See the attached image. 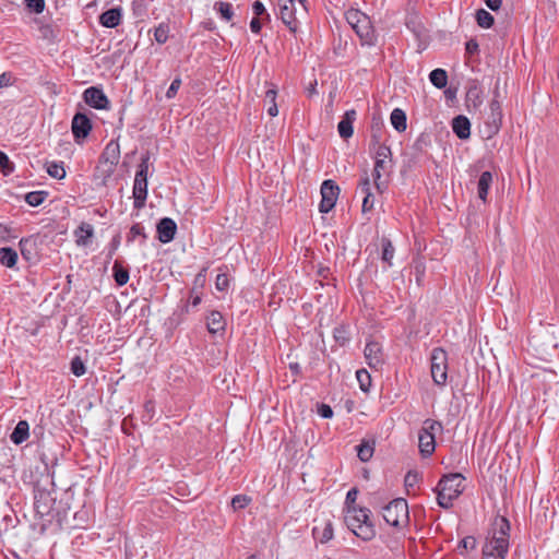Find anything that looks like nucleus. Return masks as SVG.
<instances>
[{
  "instance_id": "obj_1",
  "label": "nucleus",
  "mask_w": 559,
  "mask_h": 559,
  "mask_svg": "<svg viewBox=\"0 0 559 559\" xmlns=\"http://www.w3.org/2000/svg\"><path fill=\"white\" fill-rule=\"evenodd\" d=\"M510 522L507 518L496 516L486 537L483 555L506 559L510 545Z\"/></svg>"
},
{
  "instance_id": "obj_2",
  "label": "nucleus",
  "mask_w": 559,
  "mask_h": 559,
  "mask_svg": "<svg viewBox=\"0 0 559 559\" xmlns=\"http://www.w3.org/2000/svg\"><path fill=\"white\" fill-rule=\"evenodd\" d=\"M371 511L368 508L352 506L345 511L344 521L347 527L359 538L369 542L376 536V527L370 520Z\"/></svg>"
},
{
  "instance_id": "obj_3",
  "label": "nucleus",
  "mask_w": 559,
  "mask_h": 559,
  "mask_svg": "<svg viewBox=\"0 0 559 559\" xmlns=\"http://www.w3.org/2000/svg\"><path fill=\"white\" fill-rule=\"evenodd\" d=\"M443 431L441 421L435 419H426L418 432V448L423 457L432 455L436 449V435Z\"/></svg>"
},
{
  "instance_id": "obj_4",
  "label": "nucleus",
  "mask_w": 559,
  "mask_h": 559,
  "mask_svg": "<svg viewBox=\"0 0 559 559\" xmlns=\"http://www.w3.org/2000/svg\"><path fill=\"white\" fill-rule=\"evenodd\" d=\"M384 521L396 528L408 524L409 512L408 504L404 498H395L382 508Z\"/></svg>"
},
{
  "instance_id": "obj_5",
  "label": "nucleus",
  "mask_w": 559,
  "mask_h": 559,
  "mask_svg": "<svg viewBox=\"0 0 559 559\" xmlns=\"http://www.w3.org/2000/svg\"><path fill=\"white\" fill-rule=\"evenodd\" d=\"M430 371L436 385L443 386L448 381V353L436 347L430 354Z\"/></svg>"
},
{
  "instance_id": "obj_6",
  "label": "nucleus",
  "mask_w": 559,
  "mask_h": 559,
  "mask_svg": "<svg viewBox=\"0 0 559 559\" xmlns=\"http://www.w3.org/2000/svg\"><path fill=\"white\" fill-rule=\"evenodd\" d=\"M493 94L495 96L489 104L490 111L485 121V128L488 138H491L499 132L503 118L501 104L498 100V97L500 96L498 85L496 86Z\"/></svg>"
},
{
  "instance_id": "obj_7",
  "label": "nucleus",
  "mask_w": 559,
  "mask_h": 559,
  "mask_svg": "<svg viewBox=\"0 0 559 559\" xmlns=\"http://www.w3.org/2000/svg\"><path fill=\"white\" fill-rule=\"evenodd\" d=\"M340 194V187L331 179L324 180L321 185V202L319 211L321 213H329L336 204Z\"/></svg>"
},
{
  "instance_id": "obj_8",
  "label": "nucleus",
  "mask_w": 559,
  "mask_h": 559,
  "mask_svg": "<svg viewBox=\"0 0 559 559\" xmlns=\"http://www.w3.org/2000/svg\"><path fill=\"white\" fill-rule=\"evenodd\" d=\"M357 36L359 37L362 46H376L377 45V34L372 26L371 20L367 14L362 15V19L352 27Z\"/></svg>"
},
{
  "instance_id": "obj_9",
  "label": "nucleus",
  "mask_w": 559,
  "mask_h": 559,
  "mask_svg": "<svg viewBox=\"0 0 559 559\" xmlns=\"http://www.w3.org/2000/svg\"><path fill=\"white\" fill-rule=\"evenodd\" d=\"M121 167L127 171L131 167L135 168L134 182H133V205L134 209H140V163L136 160V148L126 153Z\"/></svg>"
},
{
  "instance_id": "obj_10",
  "label": "nucleus",
  "mask_w": 559,
  "mask_h": 559,
  "mask_svg": "<svg viewBox=\"0 0 559 559\" xmlns=\"http://www.w3.org/2000/svg\"><path fill=\"white\" fill-rule=\"evenodd\" d=\"M394 168L393 159H378L374 160V166L372 170L373 183L378 192L382 193L388 185L385 181L381 180L382 176H389Z\"/></svg>"
},
{
  "instance_id": "obj_11",
  "label": "nucleus",
  "mask_w": 559,
  "mask_h": 559,
  "mask_svg": "<svg viewBox=\"0 0 559 559\" xmlns=\"http://www.w3.org/2000/svg\"><path fill=\"white\" fill-rule=\"evenodd\" d=\"M280 19L289 28L290 32L296 33L299 22L296 17V1L295 0H280Z\"/></svg>"
},
{
  "instance_id": "obj_12",
  "label": "nucleus",
  "mask_w": 559,
  "mask_h": 559,
  "mask_svg": "<svg viewBox=\"0 0 559 559\" xmlns=\"http://www.w3.org/2000/svg\"><path fill=\"white\" fill-rule=\"evenodd\" d=\"M71 129L74 141L81 144L92 130V121L85 114L76 112L72 119Z\"/></svg>"
},
{
  "instance_id": "obj_13",
  "label": "nucleus",
  "mask_w": 559,
  "mask_h": 559,
  "mask_svg": "<svg viewBox=\"0 0 559 559\" xmlns=\"http://www.w3.org/2000/svg\"><path fill=\"white\" fill-rule=\"evenodd\" d=\"M464 476L460 473H452L444 475L438 483L437 486H439L441 489H443L445 492L450 493L455 499L460 497V495L463 492V481Z\"/></svg>"
},
{
  "instance_id": "obj_14",
  "label": "nucleus",
  "mask_w": 559,
  "mask_h": 559,
  "mask_svg": "<svg viewBox=\"0 0 559 559\" xmlns=\"http://www.w3.org/2000/svg\"><path fill=\"white\" fill-rule=\"evenodd\" d=\"M84 102L95 109H107L109 100L104 91L96 86L86 88L83 93Z\"/></svg>"
},
{
  "instance_id": "obj_15",
  "label": "nucleus",
  "mask_w": 559,
  "mask_h": 559,
  "mask_svg": "<svg viewBox=\"0 0 559 559\" xmlns=\"http://www.w3.org/2000/svg\"><path fill=\"white\" fill-rule=\"evenodd\" d=\"M55 503V499L51 497L50 492L44 489H36L34 495V508L36 513L41 518L45 515H49L52 506Z\"/></svg>"
},
{
  "instance_id": "obj_16",
  "label": "nucleus",
  "mask_w": 559,
  "mask_h": 559,
  "mask_svg": "<svg viewBox=\"0 0 559 559\" xmlns=\"http://www.w3.org/2000/svg\"><path fill=\"white\" fill-rule=\"evenodd\" d=\"M157 238L160 242L167 243L175 238L177 224L169 217L162 218L156 225Z\"/></svg>"
},
{
  "instance_id": "obj_17",
  "label": "nucleus",
  "mask_w": 559,
  "mask_h": 559,
  "mask_svg": "<svg viewBox=\"0 0 559 559\" xmlns=\"http://www.w3.org/2000/svg\"><path fill=\"white\" fill-rule=\"evenodd\" d=\"M364 354L369 367L377 369L382 365V347L378 342H368L365 346Z\"/></svg>"
},
{
  "instance_id": "obj_18",
  "label": "nucleus",
  "mask_w": 559,
  "mask_h": 559,
  "mask_svg": "<svg viewBox=\"0 0 559 559\" xmlns=\"http://www.w3.org/2000/svg\"><path fill=\"white\" fill-rule=\"evenodd\" d=\"M357 112L355 109L346 110L341 121L337 124V131L342 139L347 140L354 133V122L356 120Z\"/></svg>"
},
{
  "instance_id": "obj_19",
  "label": "nucleus",
  "mask_w": 559,
  "mask_h": 559,
  "mask_svg": "<svg viewBox=\"0 0 559 559\" xmlns=\"http://www.w3.org/2000/svg\"><path fill=\"white\" fill-rule=\"evenodd\" d=\"M312 536L317 542L321 544L329 543L334 536L332 522L330 520H325L319 524H316L312 527Z\"/></svg>"
},
{
  "instance_id": "obj_20",
  "label": "nucleus",
  "mask_w": 559,
  "mask_h": 559,
  "mask_svg": "<svg viewBox=\"0 0 559 559\" xmlns=\"http://www.w3.org/2000/svg\"><path fill=\"white\" fill-rule=\"evenodd\" d=\"M120 157V146L116 141H110L104 148L102 155L99 156V162L111 165L114 167L117 166Z\"/></svg>"
},
{
  "instance_id": "obj_21",
  "label": "nucleus",
  "mask_w": 559,
  "mask_h": 559,
  "mask_svg": "<svg viewBox=\"0 0 559 559\" xmlns=\"http://www.w3.org/2000/svg\"><path fill=\"white\" fill-rule=\"evenodd\" d=\"M114 166L102 163L98 160L94 174H93V181L97 187H104L107 183V180L111 177V175L115 171Z\"/></svg>"
},
{
  "instance_id": "obj_22",
  "label": "nucleus",
  "mask_w": 559,
  "mask_h": 559,
  "mask_svg": "<svg viewBox=\"0 0 559 559\" xmlns=\"http://www.w3.org/2000/svg\"><path fill=\"white\" fill-rule=\"evenodd\" d=\"M452 130L460 140H467L471 136V122L468 118L463 115L454 117Z\"/></svg>"
},
{
  "instance_id": "obj_23",
  "label": "nucleus",
  "mask_w": 559,
  "mask_h": 559,
  "mask_svg": "<svg viewBox=\"0 0 559 559\" xmlns=\"http://www.w3.org/2000/svg\"><path fill=\"white\" fill-rule=\"evenodd\" d=\"M93 236L94 227L85 222H82L80 226L74 230L75 243L79 247L88 246Z\"/></svg>"
},
{
  "instance_id": "obj_24",
  "label": "nucleus",
  "mask_w": 559,
  "mask_h": 559,
  "mask_svg": "<svg viewBox=\"0 0 559 559\" xmlns=\"http://www.w3.org/2000/svg\"><path fill=\"white\" fill-rule=\"evenodd\" d=\"M207 330L212 334L225 331L226 321L219 311L213 310L206 318Z\"/></svg>"
},
{
  "instance_id": "obj_25",
  "label": "nucleus",
  "mask_w": 559,
  "mask_h": 559,
  "mask_svg": "<svg viewBox=\"0 0 559 559\" xmlns=\"http://www.w3.org/2000/svg\"><path fill=\"white\" fill-rule=\"evenodd\" d=\"M120 19H121L120 9L112 8V9H109L100 14L99 23L105 27L114 28L119 25Z\"/></svg>"
},
{
  "instance_id": "obj_26",
  "label": "nucleus",
  "mask_w": 559,
  "mask_h": 559,
  "mask_svg": "<svg viewBox=\"0 0 559 559\" xmlns=\"http://www.w3.org/2000/svg\"><path fill=\"white\" fill-rule=\"evenodd\" d=\"M29 425L26 420H20L10 436L14 444H21L27 440L29 433Z\"/></svg>"
},
{
  "instance_id": "obj_27",
  "label": "nucleus",
  "mask_w": 559,
  "mask_h": 559,
  "mask_svg": "<svg viewBox=\"0 0 559 559\" xmlns=\"http://www.w3.org/2000/svg\"><path fill=\"white\" fill-rule=\"evenodd\" d=\"M492 182V174L490 171H483L478 179L477 193L478 198L486 202L489 188Z\"/></svg>"
},
{
  "instance_id": "obj_28",
  "label": "nucleus",
  "mask_w": 559,
  "mask_h": 559,
  "mask_svg": "<svg viewBox=\"0 0 559 559\" xmlns=\"http://www.w3.org/2000/svg\"><path fill=\"white\" fill-rule=\"evenodd\" d=\"M390 121H391L392 127L397 132H404L407 128L406 114L401 108H395L392 110L391 116H390Z\"/></svg>"
},
{
  "instance_id": "obj_29",
  "label": "nucleus",
  "mask_w": 559,
  "mask_h": 559,
  "mask_svg": "<svg viewBox=\"0 0 559 559\" xmlns=\"http://www.w3.org/2000/svg\"><path fill=\"white\" fill-rule=\"evenodd\" d=\"M381 246H382L381 260L385 264V269L392 267L393 266L392 260H393L394 253H395L394 246H393L392 241L386 237H383L381 239Z\"/></svg>"
},
{
  "instance_id": "obj_30",
  "label": "nucleus",
  "mask_w": 559,
  "mask_h": 559,
  "mask_svg": "<svg viewBox=\"0 0 559 559\" xmlns=\"http://www.w3.org/2000/svg\"><path fill=\"white\" fill-rule=\"evenodd\" d=\"M369 152L373 160L393 159L391 147L385 143L378 145H369Z\"/></svg>"
},
{
  "instance_id": "obj_31",
  "label": "nucleus",
  "mask_w": 559,
  "mask_h": 559,
  "mask_svg": "<svg viewBox=\"0 0 559 559\" xmlns=\"http://www.w3.org/2000/svg\"><path fill=\"white\" fill-rule=\"evenodd\" d=\"M384 135L383 122L373 118L371 123V135L369 145L382 144V138Z\"/></svg>"
},
{
  "instance_id": "obj_32",
  "label": "nucleus",
  "mask_w": 559,
  "mask_h": 559,
  "mask_svg": "<svg viewBox=\"0 0 559 559\" xmlns=\"http://www.w3.org/2000/svg\"><path fill=\"white\" fill-rule=\"evenodd\" d=\"M429 80L433 86L441 90L447 86L448 73L443 69H435L430 72Z\"/></svg>"
},
{
  "instance_id": "obj_33",
  "label": "nucleus",
  "mask_w": 559,
  "mask_h": 559,
  "mask_svg": "<svg viewBox=\"0 0 559 559\" xmlns=\"http://www.w3.org/2000/svg\"><path fill=\"white\" fill-rule=\"evenodd\" d=\"M17 261V253L14 249L0 248V263L7 267H13Z\"/></svg>"
},
{
  "instance_id": "obj_34",
  "label": "nucleus",
  "mask_w": 559,
  "mask_h": 559,
  "mask_svg": "<svg viewBox=\"0 0 559 559\" xmlns=\"http://www.w3.org/2000/svg\"><path fill=\"white\" fill-rule=\"evenodd\" d=\"M276 95H277V91L276 88L273 86L271 88H269L265 94H264V103L267 104V114L271 116V117H275L277 116L278 114V108H277V105H276Z\"/></svg>"
},
{
  "instance_id": "obj_35",
  "label": "nucleus",
  "mask_w": 559,
  "mask_h": 559,
  "mask_svg": "<svg viewBox=\"0 0 559 559\" xmlns=\"http://www.w3.org/2000/svg\"><path fill=\"white\" fill-rule=\"evenodd\" d=\"M476 22L481 28H490L495 23V17L485 9H479L475 14Z\"/></svg>"
},
{
  "instance_id": "obj_36",
  "label": "nucleus",
  "mask_w": 559,
  "mask_h": 559,
  "mask_svg": "<svg viewBox=\"0 0 559 559\" xmlns=\"http://www.w3.org/2000/svg\"><path fill=\"white\" fill-rule=\"evenodd\" d=\"M466 100L472 104L475 108L479 107L483 103L481 91L477 84H473L468 87L466 93Z\"/></svg>"
},
{
  "instance_id": "obj_37",
  "label": "nucleus",
  "mask_w": 559,
  "mask_h": 559,
  "mask_svg": "<svg viewBox=\"0 0 559 559\" xmlns=\"http://www.w3.org/2000/svg\"><path fill=\"white\" fill-rule=\"evenodd\" d=\"M214 10L221 15V17L229 22L234 16V9L231 3L218 1L214 4Z\"/></svg>"
},
{
  "instance_id": "obj_38",
  "label": "nucleus",
  "mask_w": 559,
  "mask_h": 559,
  "mask_svg": "<svg viewBox=\"0 0 559 559\" xmlns=\"http://www.w3.org/2000/svg\"><path fill=\"white\" fill-rule=\"evenodd\" d=\"M47 173L55 179H63L66 177V169L63 163L49 162L46 164Z\"/></svg>"
},
{
  "instance_id": "obj_39",
  "label": "nucleus",
  "mask_w": 559,
  "mask_h": 559,
  "mask_svg": "<svg viewBox=\"0 0 559 559\" xmlns=\"http://www.w3.org/2000/svg\"><path fill=\"white\" fill-rule=\"evenodd\" d=\"M373 443L362 442L357 445V456L361 462H368L373 455Z\"/></svg>"
},
{
  "instance_id": "obj_40",
  "label": "nucleus",
  "mask_w": 559,
  "mask_h": 559,
  "mask_svg": "<svg viewBox=\"0 0 559 559\" xmlns=\"http://www.w3.org/2000/svg\"><path fill=\"white\" fill-rule=\"evenodd\" d=\"M437 492V502L443 509H450L453 506V501L455 500L450 493L445 492L439 486L436 487Z\"/></svg>"
},
{
  "instance_id": "obj_41",
  "label": "nucleus",
  "mask_w": 559,
  "mask_h": 559,
  "mask_svg": "<svg viewBox=\"0 0 559 559\" xmlns=\"http://www.w3.org/2000/svg\"><path fill=\"white\" fill-rule=\"evenodd\" d=\"M47 197H48L47 191H32L25 195V201L28 205L35 207V206L40 205L46 200Z\"/></svg>"
},
{
  "instance_id": "obj_42",
  "label": "nucleus",
  "mask_w": 559,
  "mask_h": 559,
  "mask_svg": "<svg viewBox=\"0 0 559 559\" xmlns=\"http://www.w3.org/2000/svg\"><path fill=\"white\" fill-rule=\"evenodd\" d=\"M356 378L359 382V388L364 392H368L371 386V377L366 369H359L356 371Z\"/></svg>"
},
{
  "instance_id": "obj_43",
  "label": "nucleus",
  "mask_w": 559,
  "mask_h": 559,
  "mask_svg": "<svg viewBox=\"0 0 559 559\" xmlns=\"http://www.w3.org/2000/svg\"><path fill=\"white\" fill-rule=\"evenodd\" d=\"M333 336L340 345H345L350 338L348 329L345 325H338L334 328Z\"/></svg>"
},
{
  "instance_id": "obj_44",
  "label": "nucleus",
  "mask_w": 559,
  "mask_h": 559,
  "mask_svg": "<svg viewBox=\"0 0 559 559\" xmlns=\"http://www.w3.org/2000/svg\"><path fill=\"white\" fill-rule=\"evenodd\" d=\"M114 277H115L116 283L119 286H122V285H124L128 282L129 273H128V271L126 269L120 266L118 263H115V266H114Z\"/></svg>"
},
{
  "instance_id": "obj_45",
  "label": "nucleus",
  "mask_w": 559,
  "mask_h": 559,
  "mask_svg": "<svg viewBox=\"0 0 559 559\" xmlns=\"http://www.w3.org/2000/svg\"><path fill=\"white\" fill-rule=\"evenodd\" d=\"M70 369L75 377H81L86 372L85 365L79 356L72 358Z\"/></svg>"
},
{
  "instance_id": "obj_46",
  "label": "nucleus",
  "mask_w": 559,
  "mask_h": 559,
  "mask_svg": "<svg viewBox=\"0 0 559 559\" xmlns=\"http://www.w3.org/2000/svg\"><path fill=\"white\" fill-rule=\"evenodd\" d=\"M477 542L474 536H465L457 546V549L461 555H463L468 549L473 550L476 548Z\"/></svg>"
},
{
  "instance_id": "obj_47",
  "label": "nucleus",
  "mask_w": 559,
  "mask_h": 559,
  "mask_svg": "<svg viewBox=\"0 0 559 559\" xmlns=\"http://www.w3.org/2000/svg\"><path fill=\"white\" fill-rule=\"evenodd\" d=\"M28 12L39 14L45 10V0H24Z\"/></svg>"
},
{
  "instance_id": "obj_48",
  "label": "nucleus",
  "mask_w": 559,
  "mask_h": 559,
  "mask_svg": "<svg viewBox=\"0 0 559 559\" xmlns=\"http://www.w3.org/2000/svg\"><path fill=\"white\" fill-rule=\"evenodd\" d=\"M169 28L165 24H159V26L154 29V38L158 44H165L168 39Z\"/></svg>"
},
{
  "instance_id": "obj_49",
  "label": "nucleus",
  "mask_w": 559,
  "mask_h": 559,
  "mask_svg": "<svg viewBox=\"0 0 559 559\" xmlns=\"http://www.w3.org/2000/svg\"><path fill=\"white\" fill-rule=\"evenodd\" d=\"M251 502V498L246 495H236L231 499V507L234 510L245 509Z\"/></svg>"
},
{
  "instance_id": "obj_50",
  "label": "nucleus",
  "mask_w": 559,
  "mask_h": 559,
  "mask_svg": "<svg viewBox=\"0 0 559 559\" xmlns=\"http://www.w3.org/2000/svg\"><path fill=\"white\" fill-rule=\"evenodd\" d=\"M365 13L361 12L360 10H357V9H349L345 12V19L347 21V23L354 27V25H356L360 19H362V15Z\"/></svg>"
},
{
  "instance_id": "obj_51",
  "label": "nucleus",
  "mask_w": 559,
  "mask_h": 559,
  "mask_svg": "<svg viewBox=\"0 0 559 559\" xmlns=\"http://www.w3.org/2000/svg\"><path fill=\"white\" fill-rule=\"evenodd\" d=\"M19 245H20L22 255L26 260H31V258H32L31 247H33L34 240L32 238H23L20 240Z\"/></svg>"
},
{
  "instance_id": "obj_52",
  "label": "nucleus",
  "mask_w": 559,
  "mask_h": 559,
  "mask_svg": "<svg viewBox=\"0 0 559 559\" xmlns=\"http://www.w3.org/2000/svg\"><path fill=\"white\" fill-rule=\"evenodd\" d=\"M146 158L142 157V206L144 205V202L146 200L147 195V183H146V174H147V165H146Z\"/></svg>"
},
{
  "instance_id": "obj_53",
  "label": "nucleus",
  "mask_w": 559,
  "mask_h": 559,
  "mask_svg": "<svg viewBox=\"0 0 559 559\" xmlns=\"http://www.w3.org/2000/svg\"><path fill=\"white\" fill-rule=\"evenodd\" d=\"M0 170L8 175L13 171V164L10 162L8 155L0 151Z\"/></svg>"
},
{
  "instance_id": "obj_54",
  "label": "nucleus",
  "mask_w": 559,
  "mask_h": 559,
  "mask_svg": "<svg viewBox=\"0 0 559 559\" xmlns=\"http://www.w3.org/2000/svg\"><path fill=\"white\" fill-rule=\"evenodd\" d=\"M419 480H420L419 474L417 472L409 471L405 475V479H404L405 487L406 488L415 487L419 483Z\"/></svg>"
},
{
  "instance_id": "obj_55",
  "label": "nucleus",
  "mask_w": 559,
  "mask_h": 559,
  "mask_svg": "<svg viewBox=\"0 0 559 559\" xmlns=\"http://www.w3.org/2000/svg\"><path fill=\"white\" fill-rule=\"evenodd\" d=\"M317 413L324 419H330L333 417V409L330 405L320 403L317 407Z\"/></svg>"
},
{
  "instance_id": "obj_56",
  "label": "nucleus",
  "mask_w": 559,
  "mask_h": 559,
  "mask_svg": "<svg viewBox=\"0 0 559 559\" xmlns=\"http://www.w3.org/2000/svg\"><path fill=\"white\" fill-rule=\"evenodd\" d=\"M429 144V138L426 134H420L413 144V148L417 152H423Z\"/></svg>"
},
{
  "instance_id": "obj_57",
  "label": "nucleus",
  "mask_w": 559,
  "mask_h": 559,
  "mask_svg": "<svg viewBox=\"0 0 559 559\" xmlns=\"http://www.w3.org/2000/svg\"><path fill=\"white\" fill-rule=\"evenodd\" d=\"M373 205H374V197L372 194V192H368L367 194H364V200H362V212L366 213V212H370L372 209H373Z\"/></svg>"
},
{
  "instance_id": "obj_58",
  "label": "nucleus",
  "mask_w": 559,
  "mask_h": 559,
  "mask_svg": "<svg viewBox=\"0 0 559 559\" xmlns=\"http://www.w3.org/2000/svg\"><path fill=\"white\" fill-rule=\"evenodd\" d=\"M357 495H358V490L356 488H352L350 490H348V492L346 495V499H345V510L346 511L348 509H350L352 506H357L355 503L356 499H357Z\"/></svg>"
},
{
  "instance_id": "obj_59",
  "label": "nucleus",
  "mask_w": 559,
  "mask_h": 559,
  "mask_svg": "<svg viewBox=\"0 0 559 559\" xmlns=\"http://www.w3.org/2000/svg\"><path fill=\"white\" fill-rule=\"evenodd\" d=\"M252 11H253L255 17H259V16H262V15H266V17L270 19V15L266 12V9H265L264 4L260 0H255L252 3Z\"/></svg>"
},
{
  "instance_id": "obj_60",
  "label": "nucleus",
  "mask_w": 559,
  "mask_h": 559,
  "mask_svg": "<svg viewBox=\"0 0 559 559\" xmlns=\"http://www.w3.org/2000/svg\"><path fill=\"white\" fill-rule=\"evenodd\" d=\"M229 281L226 274H218L216 276L215 286L218 290L224 292L227 289Z\"/></svg>"
},
{
  "instance_id": "obj_61",
  "label": "nucleus",
  "mask_w": 559,
  "mask_h": 559,
  "mask_svg": "<svg viewBox=\"0 0 559 559\" xmlns=\"http://www.w3.org/2000/svg\"><path fill=\"white\" fill-rule=\"evenodd\" d=\"M180 85H181V80L179 78L173 80V82L170 83V86L168 87V90L166 92V97L167 98L175 97V95L177 94Z\"/></svg>"
},
{
  "instance_id": "obj_62",
  "label": "nucleus",
  "mask_w": 559,
  "mask_h": 559,
  "mask_svg": "<svg viewBox=\"0 0 559 559\" xmlns=\"http://www.w3.org/2000/svg\"><path fill=\"white\" fill-rule=\"evenodd\" d=\"M119 245H120V236L116 235L111 239V241L109 243V250H108V254H107V260L108 261L112 259V257H114L116 250L118 249Z\"/></svg>"
},
{
  "instance_id": "obj_63",
  "label": "nucleus",
  "mask_w": 559,
  "mask_h": 559,
  "mask_svg": "<svg viewBox=\"0 0 559 559\" xmlns=\"http://www.w3.org/2000/svg\"><path fill=\"white\" fill-rule=\"evenodd\" d=\"M371 183H370V178L369 176L366 174L364 178H361V180L359 181V185H358V190L362 193V194H367L368 192H371V188H370Z\"/></svg>"
},
{
  "instance_id": "obj_64",
  "label": "nucleus",
  "mask_w": 559,
  "mask_h": 559,
  "mask_svg": "<svg viewBox=\"0 0 559 559\" xmlns=\"http://www.w3.org/2000/svg\"><path fill=\"white\" fill-rule=\"evenodd\" d=\"M154 415V404L148 401L144 404V412H142V423L145 418L152 419Z\"/></svg>"
}]
</instances>
